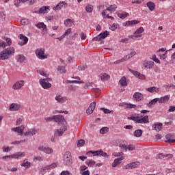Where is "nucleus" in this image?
<instances>
[{"instance_id":"f257e3e1","label":"nucleus","mask_w":175,"mask_h":175,"mask_svg":"<svg viewBox=\"0 0 175 175\" xmlns=\"http://www.w3.org/2000/svg\"><path fill=\"white\" fill-rule=\"evenodd\" d=\"M15 49L13 47H9L4 50H3L0 53V59L1 61H5V59H9L10 58V55H13L14 54Z\"/></svg>"},{"instance_id":"f03ea898","label":"nucleus","mask_w":175,"mask_h":175,"mask_svg":"<svg viewBox=\"0 0 175 175\" xmlns=\"http://www.w3.org/2000/svg\"><path fill=\"white\" fill-rule=\"evenodd\" d=\"M35 54L38 59H47L49 58V55L46 53V49L44 48L36 49Z\"/></svg>"},{"instance_id":"7ed1b4c3","label":"nucleus","mask_w":175,"mask_h":175,"mask_svg":"<svg viewBox=\"0 0 175 175\" xmlns=\"http://www.w3.org/2000/svg\"><path fill=\"white\" fill-rule=\"evenodd\" d=\"M129 118V120L135 121V122H137V124H148V122H150L148 116H145L142 118L139 116H131Z\"/></svg>"},{"instance_id":"20e7f679","label":"nucleus","mask_w":175,"mask_h":175,"mask_svg":"<svg viewBox=\"0 0 175 175\" xmlns=\"http://www.w3.org/2000/svg\"><path fill=\"white\" fill-rule=\"evenodd\" d=\"M64 163L66 166H72L73 163V159H72V153L67 151L64 154Z\"/></svg>"},{"instance_id":"39448f33","label":"nucleus","mask_w":175,"mask_h":175,"mask_svg":"<svg viewBox=\"0 0 175 175\" xmlns=\"http://www.w3.org/2000/svg\"><path fill=\"white\" fill-rule=\"evenodd\" d=\"M50 81H51V79L50 78L41 79L39 80V83L44 90L51 88V83H50Z\"/></svg>"},{"instance_id":"423d86ee","label":"nucleus","mask_w":175,"mask_h":175,"mask_svg":"<svg viewBox=\"0 0 175 175\" xmlns=\"http://www.w3.org/2000/svg\"><path fill=\"white\" fill-rule=\"evenodd\" d=\"M54 121L58 125H62V126L66 125V120L62 115H54Z\"/></svg>"},{"instance_id":"0eeeda50","label":"nucleus","mask_w":175,"mask_h":175,"mask_svg":"<svg viewBox=\"0 0 175 175\" xmlns=\"http://www.w3.org/2000/svg\"><path fill=\"white\" fill-rule=\"evenodd\" d=\"M38 150L44 152V154H46L48 155H50V154H53V152H54V150H53L52 148L46 147L43 145H40L38 147Z\"/></svg>"},{"instance_id":"6e6552de","label":"nucleus","mask_w":175,"mask_h":175,"mask_svg":"<svg viewBox=\"0 0 175 175\" xmlns=\"http://www.w3.org/2000/svg\"><path fill=\"white\" fill-rule=\"evenodd\" d=\"M38 132H39V129L36 128L29 129L27 131L23 133L24 136L32 137V136H35L37 135Z\"/></svg>"},{"instance_id":"1a4fd4ad","label":"nucleus","mask_w":175,"mask_h":175,"mask_svg":"<svg viewBox=\"0 0 175 175\" xmlns=\"http://www.w3.org/2000/svg\"><path fill=\"white\" fill-rule=\"evenodd\" d=\"M55 100H56L57 103H66V102H68V97L58 93L55 97Z\"/></svg>"},{"instance_id":"9d476101","label":"nucleus","mask_w":175,"mask_h":175,"mask_svg":"<svg viewBox=\"0 0 175 175\" xmlns=\"http://www.w3.org/2000/svg\"><path fill=\"white\" fill-rule=\"evenodd\" d=\"M23 87H24V80H20L13 84L12 90L18 91V90H21Z\"/></svg>"},{"instance_id":"9b49d317","label":"nucleus","mask_w":175,"mask_h":175,"mask_svg":"<svg viewBox=\"0 0 175 175\" xmlns=\"http://www.w3.org/2000/svg\"><path fill=\"white\" fill-rule=\"evenodd\" d=\"M66 129H68V127H66V126H60L59 129H57L55 131V136H57L58 137H59V136H62V135L65 133Z\"/></svg>"},{"instance_id":"f8f14e48","label":"nucleus","mask_w":175,"mask_h":175,"mask_svg":"<svg viewBox=\"0 0 175 175\" xmlns=\"http://www.w3.org/2000/svg\"><path fill=\"white\" fill-rule=\"evenodd\" d=\"M144 32V28L143 27H140L133 33V35L131 36V38L133 39L134 38H142V33H143Z\"/></svg>"},{"instance_id":"ddd939ff","label":"nucleus","mask_w":175,"mask_h":175,"mask_svg":"<svg viewBox=\"0 0 175 175\" xmlns=\"http://www.w3.org/2000/svg\"><path fill=\"white\" fill-rule=\"evenodd\" d=\"M3 40H5L6 42L1 40L0 47H2V49H5V47H8V46H12V39L6 37L3 38Z\"/></svg>"},{"instance_id":"4468645a","label":"nucleus","mask_w":175,"mask_h":175,"mask_svg":"<svg viewBox=\"0 0 175 175\" xmlns=\"http://www.w3.org/2000/svg\"><path fill=\"white\" fill-rule=\"evenodd\" d=\"M24 129H25V126L24 125H21L18 127H14L11 129L12 132H16L19 136H23V134L24 133Z\"/></svg>"},{"instance_id":"2eb2a0df","label":"nucleus","mask_w":175,"mask_h":175,"mask_svg":"<svg viewBox=\"0 0 175 175\" xmlns=\"http://www.w3.org/2000/svg\"><path fill=\"white\" fill-rule=\"evenodd\" d=\"M18 38H19V39H20L21 40H22V42H21V41H19V42H18V44L19 46H25V44H27V43H28L29 39L27 38V36H24L23 34H20V35L18 36Z\"/></svg>"},{"instance_id":"dca6fc26","label":"nucleus","mask_w":175,"mask_h":175,"mask_svg":"<svg viewBox=\"0 0 175 175\" xmlns=\"http://www.w3.org/2000/svg\"><path fill=\"white\" fill-rule=\"evenodd\" d=\"M72 79H75V80H67L66 83L67 84H84V81H80V77H72Z\"/></svg>"},{"instance_id":"f3484780","label":"nucleus","mask_w":175,"mask_h":175,"mask_svg":"<svg viewBox=\"0 0 175 175\" xmlns=\"http://www.w3.org/2000/svg\"><path fill=\"white\" fill-rule=\"evenodd\" d=\"M96 107V103L93 102L90 103L89 107L86 110V114H88L89 116L92 114L94 113V110H95V108Z\"/></svg>"},{"instance_id":"a211bd4d","label":"nucleus","mask_w":175,"mask_h":175,"mask_svg":"<svg viewBox=\"0 0 175 175\" xmlns=\"http://www.w3.org/2000/svg\"><path fill=\"white\" fill-rule=\"evenodd\" d=\"M154 65H155V63L152 61L144 60L143 62V66L144 68H146V69H152V68H154Z\"/></svg>"},{"instance_id":"6ab92c4d","label":"nucleus","mask_w":175,"mask_h":175,"mask_svg":"<svg viewBox=\"0 0 175 175\" xmlns=\"http://www.w3.org/2000/svg\"><path fill=\"white\" fill-rule=\"evenodd\" d=\"M36 27H37V28H38L39 29H41V28L42 29V33L43 35H45V33H47V27L44 24V23H42V22L38 23V24L36 25Z\"/></svg>"},{"instance_id":"aec40b11","label":"nucleus","mask_w":175,"mask_h":175,"mask_svg":"<svg viewBox=\"0 0 175 175\" xmlns=\"http://www.w3.org/2000/svg\"><path fill=\"white\" fill-rule=\"evenodd\" d=\"M21 107V105L18 103H12L10 105V111H18Z\"/></svg>"},{"instance_id":"412c9836","label":"nucleus","mask_w":175,"mask_h":175,"mask_svg":"<svg viewBox=\"0 0 175 175\" xmlns=\"http://www.w3.org/2000/svg\"><path fill=\"white\" fill-rule=\"evenodd\" d=\"M124 159H125V156H122L120 158L115 159L111 164L112 167H117V166L121 163V161H124Z\"/></svg>"},{"instance_id":"4be33fe9","label":"nucleus","mask_w":175,"mask_h":175,"mask_svg":"<svg viewBox=\"0 0 175 175\" xmlns=\"http://www.w3.org/2000/svg\"><path fill=\"white\" fill-rule=\"evenodd\" d=\"M133 97L134 98L135 100H136V102H140L144 98L143 94L137 92L134 93Z\"/></svg>"},{"instance_id":"5701e85b","label":"nucleus","mask_w":175,"mask_h":175,"mask_svg":"<svg viewBox=\"0 0 175 175\" xmlns=\"http://www.w3.org/2000/svg\"><path fill=\"white\" fill-rule=\"evenodd\" d=\"M25 157V152H17L12 154V159H18V158H24Z\"/></svg>"},{"instance_id":"b1692460","label":"nucleus","mask_w":175,"mask_h":175,"mask_svg":"<svg viewBox=\"0 0 175 175\" xmlns=\"http://www.w3.org/2000/svg\"><path fill=\"white\" fill-rule=\"evenodd\" d=\"M139 23H140V21H136V20L128 21L123 23V27L136 25Z\"/></svg>"},{"instance_id":"393cba45","label":"nucleus","mask_w":175,"mask_h":175,"mask_svg":"<svg viewBox=\"0 0 175 175\" xmlns=\"http://www.w3.org/2000/svg\"><path fill=\"white\" fill-rule=\"evenodd\" d=\"M163 124L162 123L154 124L152 126V131H156V132H161Z\"/></svg>"},{"instance_id":"a878e982","label":"nucleus","mask_w":175,"mask_h":175,"mask_svg":"<svg viewBox=\"0 0 175 175\" xmlns=\"http://www.w3.org/2000/svg\"><path fill=\"white\" fill-rule=\"evenodd\" d=\"M170 99V94L165 95L159 98V103H167Z\"/></svg>"},{"instance_id":"bb28decb","label":"nucleus","mask_w":175,"mask_h":175,"mask_svg":"<svg viewBox=\"0 0 175 175\" xmlns=\"http://www.w3.org/2000/svg\"><path fill=\"white\" fill-rule=\"evenodd\" d=\"M50 12V6H43L39 9L38 13L40 14H46Z\"/></svg>"},{"instance_id":"cd10ccee","label":"nucleus","mask_w":175,"mask_h":175,"mask_svg":"<svg viewBox=\"0 0 175 175\" xmlns=\"http://www.w3.org/2000/svg\"><path fill=\"white\" fill-rule=\"evenodd\" d=\"M159 90H160L159 88H157L155 86L146 88V91H148V92H150V94H152L154 92H156V94H158V92H159Z\"/></svg>"},{"instance_id":"c85d7f7f","label":"nucleus","mask_w":175,"mask_h":175,"mask_svg":"<svg viewBox=\"0 0 175 175\" xmlns=\"http://www.w3.org/2000/svg\"><path fill=\"white\" fill-rule=\"evenodd\" d=\"M98 77H100L102 81H107V80L110 79V75L107 73H101L99 75Z\"/></svg>"},{"instance_id":"c756f323","label":"nucleus","mask_w":175,"mask_h":175,"mask_svg":"<svg viewBox=\"0 0 175 175\" xmlns=\"http://www.w3.org/2000/svg\"><path fill=\"white\" fill-rule=\"evenodd\" d=\"M158 102H159V98H155L151 100L147 104V106H148V107H152V106H154V105H155L156 103H158Z\"/></svg>"},{"instance_id":"7c9ffc66","label":"nucleus","mask_w":175,"mask_h":175,"mask_svg":"<svg viewBox=\"0 0 175 175\" xmlns=\"http://www.w3.org/2000/svg\"><path fill=\"white\" fill-rule=\"evenodd\" d=\"M64 5H66L65 1L59 3L55 7L53 8V10H61L64 8Z\"/></svg>"},{"instance_id":"2f4dec72","label":"nucleus","mask_w":175,"mask_h":175,"mask_svg":"<svg viewBox=\"0 0 175 175\" xmlns=\"http://www.w3.org/2000/svg\"><path fill=\"white\" fill-rule=\"evenodd\" d=\"M57 72H59L62 75H65L66 73V68L65 66H58L57 68Z\"/></svg>"},{"instance_id":"473e14b6","label":"nucleus","mask_w":175,"mask_h":175,"mask_svg":"<svg viewBox=\"0 0 175 175\" xmlns=\"http://www.w3.org/2000/svg\"><path fill=\"white\" fill-rule=\"evenodd\" d=\"M120 85L122 87H126L128 85V82L126 81V77H122L119 81Z\"/></svg>"},{"instance_id":"72a5a7b5","label":"nucleus","mask_w":175,"mask_h":175,"mask_svg":"<svg viewBox=\"0 0 175 175\" xmlns=\"http://www.w3.org/2000/svg\"><path fill=\"white\" fill-rule=\"evenodd\" d=\"M119 106H126V109H135V107H136L135 105L127 104L126 103H120Z\"/></svg>"},{"instance_id":"f704fd0d","label":"nucleus","mask_w":175,"mask_h":175,"mask_svg":"<svg viewBox=\"0 0 175 175\" xmlns=\"http://www.w3.org/2000/svg\"><path fill=\"white\" fill-rule=\"evenodd\" d=\"M118 17L124 20V18H126L129 16V13L128 12H122V13H117Z\"/></svg>"},{"instance_id":"c9c22d12","label":"nucleus","mask_w":175,"mask_h":175,"mask_svg":"<svg viewBox=\"0 0 175 175\" xmlns=\"http://www.w3.org/2000/svg\"><path fill=\"white\" fill-rule=\"evenodd\" d=\"M146 5L150 12L154 11V9H155V3L152 1L148 2Z\"/></svg>"},{"instance_id":"e433bc0d","label":"nucleus","mask_w":175,"mask_h":175,"mask_svg":"<svg viewBox=\"0 0 175 175\" xmlns=\"http://www.w3.org/2000/svg\"><path fill=\"white\" fill-rule=\"evenodd\" d=\"M57 167V163H53L49 165H46L44 167V170H51L53 169H55Z\"/></svg>"},{"instance_id":"4c0bfd02","label":"nucleus","mask_w":175,"mask_h":175,"mask_svg":"<svg viewBox=\"0 0 175 175\" xmlns=\"http://www.w3.org/2000/svg\"><path fill=\"white\" fill-rule=\"evenodd\" d=\"M96 163L95 162V161L92 160V159H87L85 161V164L88 165V166H90V167H92V166H94V165L96 164Z\"/></svg>"},{"instance_id":"58836bf2","label":"nucleus","mask_w":175,"mask_h":175,"mask_svg":"<svg viewBox=\"0 0 175 175\" xmlns=\"http://www.w3.org/2000/svg\"><path fill=\"white\" fill-rule=\"evenodd\" d=\"M100 150L96 151L90 150L86 152V154L88 155V154H93V157H98V155H100Z\"/></svg>"},{"instance_id":"ea45409f","label":"nucleus","mask_w":175,"mask_h":175,"mask_svg":"<svg viewBox=\"0 0 175 175\" xmlns=\"http://www.w3.org/2000/svg\"><path fill=\"white\" fill-rule=\"evenodd\" d=\"M142 135L143 131L142 129L135 130L134 132V136H135V137H141Z\"/></svg>"},{"instance_id":"a19ab883","label":"nucleus","mask_w":175,"mask_h":175,"mask_svg":"<svg viewBox=\"0 0 175 175\" xmlns=\"http://www.w3.org/2000/svg\"><path fill=\"white\" fill-rule=\"evenodd\" d=\"M129 72H131V73H132L134 76H135V77H137V79H139L140 77V72H139V71L137 70H133L131 68L129 69Z\"/></svg>"},{"instance_id":"79ce46f5","label":"nucleus","mask_w":175,"mask_h":175,"mask_svg":"<svg viewBox=\"0 0 175 175\" xmlns=\"http://www.w3.org/2000/svg\"><path fill=\"white\" fill-rule=\"evenodd\" d=\"M103 38L98 34L96 37L92 38L93 42H100L101 44L103 43Z\"/></svg>"},{"instance_id":"37998d69","label":"nucleus","mask_w":175,"mask_h":175,"mask_svg":"<svg viewBox=\"0 0 175 175\" xmlns=\"http://www.w3.org/2000/svg\"><path fill=\"white\" fill-rule=\"evenodd\" d=\"M64 25L66 27H72L73 25V21L70 18H68L64 21Z\"/></svg>"},{"instance_id":"c03bdc74","label":"nucleus","mask_w":175,"mask_h":175,"mask_svg":"<svg viewBox=\"0 0 175 175\" xmlns=\"http://www.w3.org/2000/svg\"><path fill=\"white\" fill-rule=\"evenodd\" d=\"M109 33H110L109 32V31L105 30V31L101 32L99 35H100V36H101V38L103 39H106V38H107V36H109Z\"/></svg>"},{"instance_id":"a18cd8bd","label":"nucleus","mask_w":175,"mask_h":175,"mask_svg":"<svg viewBox=\"0 0 175 175\" xmlns=\"http://www.w3.org/2000/svg\"><path fill=\"white\" fill-rule=\"evenodd\" d=\"M159 157L160 158H168V159H170L173 158V154H159Z\"/></svg>"},{"instance_id":"49530a36","label":"nucleus","mask_w":175,"mask_h":175,"mask_svg":"<svg viewBox=\"0 0 175 175\" xmlns=\"http://www.w3.org/2000/svg\"><path fill=\"white\" fill-rule=\"evenodd\" d=\"M116 9H117V5L116 4L111 5L109 7L107 8L108 12H116Z\"/></svg>"},{"instance_id":"de8ad7c7","label":"nucleus","mask_w":175,"mask_h":175,"mask_svg":"<svg viewBox=\"0 0 175 175\" xmlns=\"http://www.w3.org/2000/svg\"><path fill=\"white\" fill-rule=\"evenodd\" d=\"M85 10L88 13H92L94 10V6H92V5H88L85 7Z\"/></svg>"},{"instance_id":"09e8293b","label":"nucleus","mask_w":175,"mask_h":175,"mask_svg":"<svg viewBox=\"0 0 175 175\" xmlns=\"http://www.w3.org/2000/svg\"><path fill=\"white\" fill-rule=\"evenodd\" d=\"M85 144V141L84 139H79L77 141V147H83Z\"/></svg>"},{"instance_id":"8fccbe9b","label":"nucleus","mask_w":175,"mask_h":175,"mask_svg":"<svg viewBox=\"0 0 175 175\" xmlns=\"http://www.w3.org/2000/svg\"><path fill=\"white\" fill-rule=\"evenodd\" d=\"M62 113H64V114H68L69 111L62 110H55L53 111V114H61Z\"/></svg>"},{"instance_id":"3c124183","label":"nucleus","mask_w":175,"mask_h":175,"mask_svg":"<svg viewBox=\"0 0 175 175\" xmlns=\"http://www.w3.org/2000/svg\"><path fill=\"white\" fill-rule=\"evenodd\" d=\"M107 132H109V128L108 127H103L100 130V133L101 135H105V134L107 133Z\"/></svg>"},{"instance_id":"603ef678","label":"nucleus","mask_w":175,"mask_h":175,"mask_svg":"<svg viewBox=\"0 0 175 175\" xmlns=\"http://www.w3.org/2000/svg\"><path fill=\"white\" fill-rule=\"evenodd\" d=\"M120 29V25L117 24V23H113L111 26L110 29L111 31H116V29Z\"/></svg>"},{"instance_id":"864d4df0","label":"nucleus","mask_w":175,"mask_h":175,"mask_svg":"<svg viewBox=\"0 0 175 175\" xmlns=\"http://www.w3.org/2000/svg\"><path fill=\"white\" fill-rule=\"evenodd\" d=\"M25 56H24V55H19L18 57V62H25Z\"/></svg>"},{"instance_id":"5fc2aeb1","label":"nucleus","mask_w":175,"mask_h":175,"mask_svg":"<svg viewBox=\"0 0 175 175\" xmlns=\"http://www.w3.org/2000/svg\"><path fill=\"white\" fill-rule=\"evenodd\" d=\"M21 24L23 25H28V24H29V19L24 18L21 20Z\"/></svg>"},{"instance_id":"6e6d98bb","label":"nucleus","mask_w":175,"mask_h":175,"mask_svg":"<svg viewBox=\"0 0 175 175\" xmlns=\"http://www.w3.org/2000/svg\"><path fill=\"white\" fill-rule=\"evenodd\" d=\"M25 159L24 160V163H22L21 164V166H23V167H29L31 166V163L29 161L25 162Z\"/></svg>"},{"instance_id":"4d7b16f0","label":"nucleus","mask_w":175,"mask_h":175,"mask_svg":"<svg viewBox=\"0 0 175 175\" xmlns=\"http://www.w3.org/2000/svg\"><path fill=\"white\" fill-rule=\"evenodd\" d=\"M12 147H9V146H3L2 148L3 150V152H9L10 151H12Z\"/></svg>"},{"instance_id":"13d9d810","label":"nucleus","mask_w":175,"mask_h":175,"mask_svg":"<svg viewBox=\"0 0 175 175\" xmlns=\"http://www.w3.org/2000/svg\"><path fill=\"white\" fill-rule=\"evenodd\" d=\"M100 110H103L105 114H110V113H113V111H111L109 109H106L105 107L100 108Z\"/></svg>"},{"instance_id":"bf43d9fd","label":"nucleus","mask_w":175,"mask_h":175,"mask_svg":"<svg viewBox=\"0 0 175 175\" xmlns=\"http://www.w3.org/2000/svg\"><path fill=\"white\" fill-rule=\"evenodd\" d=\"M68 91H70V92H72V91H76V85H68Z\"/></svg>"},{"instance_id":"052dcab7","label":"nucleus","mask_w":175,"mask_h":175,"mask_svg":"<svg viewBox=\"0 0 175 175\" xmlns=\"http://www.w3.org/2000/svg\"><path fill=\"white\" fill-rule=\"evenodd\" d=\"M44 120L46 122H50L51 121H54V116H51V117H46L44 118Z\"/></svg>"},{"instance_id":"680f3d73","label":"nucleus","mask_w":175,"mask_h":175,"mask_svg":"<svg viewBox=\"0 0 175 175\" xmlns=\"http://www.w3.org/2000/svg\"><path fill=\"white\" fill-rule=\"evenodd\" d=\"M100 157H103V158H107L109 155H107V153L103 152V150H100Z\"/></svg>"},{"instance_id":"e2e57ef3","label":"nucleus","mask_w":175,"mask_h":175,"mask_svg":"<svg viewBox=\"0 0 175 175\" xmlns=\"http://www.w3.org/2000/svg\"><path fill=\"white\" fill-rule=\"evenodd\" d=\"M152 59L156 62V64H160V61L159 60L158 58H157V55H152Z\"/></svg>"},{"instance_id":"0e129e2a","label":"nucleus","mask_w":175,"mask_h":175,"mask_svg":"<svg viewBox=\"0 0 175 175\" xmlns=\"http://www.w3.org/2000/svg\"><path fill=\"white\" fill-rule=\"evenodd\" d=\"M112 155L113 157H122V155H124V152H113V153H112Z\"/></svg>"},{"instance_id":"69168bd1","label":"nucleus","mask_w":175,"mask_h":175,"mask_svg":"<svg viewBox=\"0 0 175 175\" xmlns=\"http://www.w3.org/2000/svg\"><path fill=\"white\" fill-rule=\"evenodd\" d=\"M85 69H87V66L85 65H81L78 66V70L83 71L85 70Z\"/></svg>"},{"instance_id":"338daca9","label":"nucleus","mask_w":175,"mask_h":175,"mask_svg":"<svg viewBox=\"0 0 175 175\" xmlns=\"http://www.w3.org/2000/svg\"><path fill=\"white\" fill-rule=\"evenodd\" d=\"M120 148L121 150H124L125 151H127L128 150V146H126L125 144H120Z\"/></svg>"},{"instance_id":"774afa93","label":"nucleus","mask_w":175,"mask_h":175,"mask_svg":"<svg viewBox=\"0 0 175 175\" xmlns=\"http://www.w3.org/2000/svg\"><path fill=\"white\" fill-rule=\"evenodd\" d=\"M124 169H133V163H129L124 166Z\"/></svg>"}]
</instances>
